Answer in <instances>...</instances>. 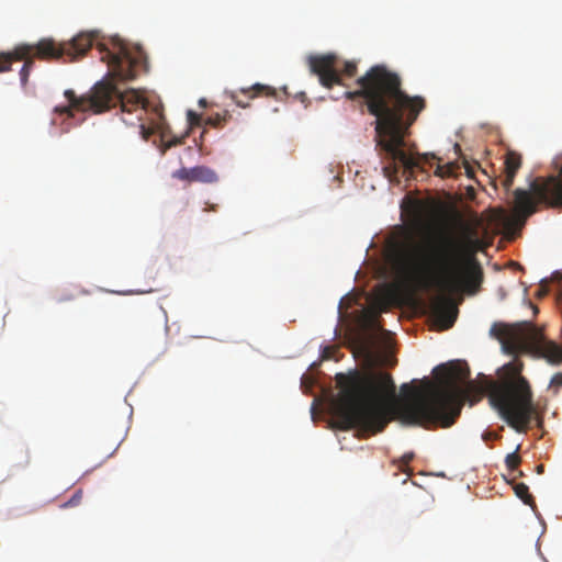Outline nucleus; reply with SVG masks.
<instances>
[{
    "instance_id": "16",
    "label": "nucleus",
    "mask_w": 562,
    "mask_h": 562,
    "mask_svg": "<svg viewBox=\"0 0 562 562\" xmlns=\"http://www.w3.org/2000/svg\"><path fill=\"white\" fill-rule=\"evenodd\" d=\"M393 254H394V239H393V236L389 233V288H387V291H389V307L394 302V293H395V285L391 281Z\"/></svg>"
},
{
    "instance_id": "33",
    "label": "nucleus",
    "mask_w": 562,
    "mask_h": 562,
    "mask_svg": "<svg viewBox=\"0 0 562 562\" xmlns=\"http://www.w3.org/2000/svg\"><path fill=\"white\" fill-rule=\"evenodd\" d=\"M517 476H519V477L524 476V472L522 471H518Z\"/></svg>"
},
{
    "instance_id": "5",
    "label": "nucleus",
    "mask_w": 562,
    "mask_h": 562,
    "mask_svg": "<svg viewBox=\"0 0 562 562\" xmlns=\"http://www.w3.org/2000/svg\"><path fill=\"white\" fill-rule=\"evenodd\" d=\"M401 86L400 76L389 71V182L393 180L397 167L411 171L417 166L415 157L405 149V137L426 108L423 97H411Z\"/></svg>"
},
{
    "instance_id": "6",
    "label": "nucleus",
    "mask_w": 562,
    "mask_h": 562,
    "mask_svg": "<svg viewBox=\"0 0 562 562\" xmlns=\"http://www.w3.org/2000/svg\"><path fill=\"white\" fill-rule=\"evenodd\" d=\"M64 95L68 105L57 106L55 111L59 114H66L68 117H74L75 111L102 113L120 104L123 114L122 120L126 124L134 125L135 121L127 117V115H134L135 120L139 122L148 108V101L138 91L131 89L121 92L115 85L106 80L97 82L89 92L80 97H77L75 91L70 89L66 90Z\"/></svg>"
},
{
    "instance_id": "1",
    "label": "nucleus",
    "mask_w": 562,
    "mask_h": 562,
    "mask_svg": "<svg viewBox=\"0 0 562 562\" xmlns=\"http://www.w3.org/2000/svg\"><path fill=\"white\" fill-rule=\"evenodd\" d=\"M380 281L369 296L368 306L356 317L352 330L355 356L361 369L336 374L341 395L335 415L346 428L375 435L386 426V268L380 267Z\"/></svg>"
},
{
    "instance_id": "11",
    "label": "nucleus",
    "mask_w": 562,
    "mask_h": 562,
    "mask_svg": "<svg viewBox=\"0 0 562 562\" xmlns=\"http://www.w3.org/2000/svg\"><path fill=\"white\" fill-rule=\"evenodd\" d=\"M311 74L317 76L319 83L330 89L335 85H342L341 77L351 78L357 72L355 61H346L344 68L339 70L338 57L336 54L328 53L323 55H311L307 58Z\"/></svg>"
},
{
    "instance_id": "21",
    "label": "nucleus",
    "mask_w": 562,
    "mask_h": 562,
    "mask_svg": "<svg viewBox=\"0 0 562 562\" xmlns=\"http://www.w3.org/2000/svg\"><path fill=\"white\" fill-rule=\"evenodd\" d=\"M187 119H188V122L190 124L191 127L193 126H200L201 125V121H202V117L200 114L195 113L194 111L192 110H189L187 112Z\"/></svg>"
},
{
    "instance_id": "14",
    "label": "nucleus",
    "mask_w": 562,
    "mask_h": 562,
    "mask_svg": "<svg viewBox=\"0 0 562 562\" xmlns=\"http://www.w3.org/2000/svg\"><path fill=\"white\" fill-rule=\"evenodd\" d=\"M505 177L502 183L506 190H509L514 183L517 171L521 167V156L513 150H509L505 157Z\"/></svg>"
},
{
    "instance_id": "29",
    "label": "nucleus",
    "mask_w": 562,
    "mask_h": 562,
    "mask_svg": "<svg viewBox=\"0 0 562 562\" xmlns=\"http://www.w3.org/2000/svg\"><path fill=\"white\" fill-rule=\"evenodd\" d=\"M393 465H394V467H395V469H396V471L394 472V475H395V476H398V470L401 469V465H400V464H397V463H395V462H394V464H393Z\"/></svg>"
},
{
    "instance_id": "9",
    "label": "nucleus",
    "mask_w": 562,
    "mask_h": 562,
    "mask_svg": "<svg viewBox=\"0 0 562 562\" xmlns=\"http://www.w3.org/2000/svg\"><path fill=\"white\" fill-rule=\"evenodd\" d=\"M97 48L110 74L120 80H132L140 69H147V56L142 47H132L119 37H112L109 44L98 43Z\"/></svg>"
},
{
    "instance_id": "25",
    "label": "nucleus",
    "mask_w": 562,
    "mask_h": 562,
    "mask_svg": "<svg viewBox=\"0 0 562 562\" xmlns=\"http://www.w3.org/2000/svg\"><path fill=\"white\" fill-rule=\"evenodd\" d=\"M376 244L380 245V254L381 257L386 260V237L385 236H379Z\"/></svg>"
},
{
    "instance_id": "23",
    "label": "nucleus",
    "mask_w": 562,
    "mask_h": 562,
    "mask_svg": "<svg viewBox=\"0 0 562 562\" xmlns=\"http://www.w3.org/2000/svg\"><path fill=\"white\" fill-rule=\"evenodd\" d=\"M562 386V372L555 373L551 381L550 387L554 390V393L559 392V389Z\"/></svg>"
},
{
    "instance_id": "3",
    "label": "nucleus",
    "mask_w": 562,
    "mask_h": 562,
    "mask_svg": "<svg viewBox=\"0 0 562 562\" xmlns=\"http://www.w3.org/2000/svg\"><path fill=\"white\" fill-rule=\"evenodd\" d=\"M490 334L499 340L505 353L515 357L503 367L510 381L505 385L492 386L488 395L491 405L518 432H525L533 419L541 427L542 417L533 405L529 382L520 374L524 363L517 357L531 355L557 366L562 362V348L548 340L542 330L530 322L494 323Z\"/></svg>"
},
{
    "instance_id": "28",
    "label": "nucleus",
    "mask_w": 562,
    "mask_h": 562,
    "mask_svg": "<svg viewBox=\"0 0 562 562\" xmlns=\"http://www.w3.org/2000/svg\"><path fill=\"white\" fill-rule=\"evenodd\" d=\"M413 456H405L404 457V464L407 465L409 461L412 460Z\"/></svg>"
},
{
    "instance_id": "2",
    "label": "nucleus",
    "mask_w": 562,
    "mask_h": 562,
    "mask_svg": "<svg viewBox=\"0 0 562 562\" xmlns=\"http://www.w3.org/2000/svg\"><path fill=\"white\" fill-rule=\"evenodd\" d=\"M434 378L424 379L419 386L404 383L397 394L389 373V423L398 419L408 426L428 430L449 428L456 424L463 405L479 402L483 390L469 382V369L460 362H448L432 370Z\"/></svg>"
},
{
    "instance_id": "12",
    "label": "nucleus",
    "mask_w": 562,
    "mask_h": 562,
    "mask_svg": "<svg viewBox=\"0 0 562 562\" xmlns=\"http://www.w3.org/2000/svg\"><path fill=\"white\" fill-rule=\"evenodd\" d=\"M226 94L237 106L247 109V108H249V103L245 102V100L240 99V97H239L240 94L245 95L247 99L250 100V99H255L260 95L274 98L277 95V92H276V89L270 86L262 85V83H255L248 88H241L239 90L227 91Z\"/></svg>"
},
{
    "instance_id": "34",
    "label": "nucleus",
    "mask_w": 562,
    "mask_h": 562,
    "mask_svg": "<svg viewBox=\"0 0 562 562\" xmlns=\"http://www.w3.org/2000/svg\"><path fill=\"white\" fill-rule=\"evenodd\" d=\"M155 111L157 112V114H158L159 116L161 115L159 108H156V109H155Z\"/></svg>"
},
{
    "instance_id": "24",
    "label": "nucleus",
    "mask_w": 562,
    "mask_h": 562,
    "mask_svg": "<svg viewBox=\"0 0 562 562\" xmlns=\"http://www.w3.org/2000/svg\"><path fill=\"white\" fill-rule=\"evenodd\" d=\"M182 143V138L173 137L170 140L164 142L161 147V153L165 154L167 149L180 145Z\"/></svg>"
},
{
    "instance_id": "18",
    "label": "nucleus",
    "mask_w": 562,
    "mask_h": 562,
    "mask_svg": "<svg viewBox=\"0 0 562 562\" xmlns=\"http://www.w3.org/2000/svg\"><path fill=\"white\" fill-rule=\"evenodd\" d=\"M232 117L231 113L228 111H224L223 113H215L210 115L205 124L210 125L212 127L218 128L224 126V124Z\"/></svg>"
},
{
    "instance_id": "32",
    "label": "nucleus",
    "mask_w": 562,
    "mask_h": 562,
    "mask_svg": "<svg viewBox=\"0 0 562 562\" xmlns=\"http://www.w3.org/2000/svg\"><path fill=\"white\" fill-rule=\"evenodd\" d=\"M140 127H142V130H143V132H144V137H145V138H147V137H148V135H147V134H145V125H144V124H142V125H140Z\"/></svg>"
},
{
    "instance_id": "19",
    "label": "nucleus",
    "mask_w": 562,
    "mask_h": 562,
    "mask_svg": "<svg viewBox=\"0 0 562 562\" xmlns=\"http://www.w3.org/2000/svg\"><path fill=\"white\" fill-rule=\"evenodd\" d=\"M519 449H520V446H517L516 450L512 453H508L505 458V464H506L507 469L513 472L517 471V469L521 462V458L518 454Z\"/></svg>"
},
{
    "instance_id": "22",
    "label": "nucleus",
    "mask_w": 562,
    "mask_h": 562,
    "mask_svg": "<svg viewBox=\"0 0 562 562\" xmlns=\"http://www.w3.org/2000/svg\"><path fill=\"white\" fill-rule=\"evenodd\" d=\"M82 498V491L78 490L74 493V495L70 497L68 502H66L63 507H74L77 506Z\"/></svg>"
},
{
    "instance_id": "4",
    "label": "nucleus",
    "mask_w": 562,
    "mask_h": 562,
    "mask_svg": "<svg viewBox=\"0 0 562 562\" xmlns=\"http://www.w3.org/2000/svg\"><path fill=\"white\" fill-rule=\"evenodd\" d=\"M480 225L477 217L472 223L461 222L459 238H443L438 248L417 260L416 278L423 288L436 285L443 291L460 284L461 274L476 262L473 256L484 247L479 234Z\"/></svg>"
},
{
    "instance_id": "10",
    "label": "nucleus",
    "mask_w": 562,
    "mask_h": 562,
    "mask_svg": "<svg viewBox=\"0 0 562 562\" xmlns=\"http://www.w3.org/2000/svg\"><path fill=\"white\" fill-rule=\"evenodd\" d=\"M416 271H417V261L415 262L414 268H413V280L419 289L425 290V288H423L419 284L418 280L416 278ZM482 281H483V271H482L481 266L477 262H472L465 270L464 274H461V282L454 289L442 291L436 285L426 288V290L436 289L441 293V295L438 296L434 301L431 310H432V316H434L435 321L439 324V326L442 329H449L450 327H452L457 319V315H458V310H457L456 305L453 304L451 299L446 295V293L452 292V291L457 290L458 288H460L461 285H464L469 290L475 292L479 289V286L481 285Z\"/></svg>"
},
{
    "instance_id": "31",
    "label": "nucleus",
    "mask_w": 562,
    "mask_h": 562,
    "mask_svg": "<svg viewBox=\"0 0 562 562\" xmlns=\"http://www.w3.org/2000/svg\"><path fill=\"white\" fill-rule=\"evenodd\" d=\"M543 469H544V467H543L542 464H539V465L537 467V472H538L539 474H541V473H543Z\"/></svg>"
},
{
    "instance_id": "7",
    "label": "nucleus",
    "mask_w": 562,
    "mask_h": 562,
    "mask_svg": "<svg viewBox=\"0 0 562 562\" xmlns=\"http://www.w3.org/2000/svg\"><path fill=\"white\" fill-rule=\"evenodd\" d=\"M98 38L97 32H82L71 41L56 43L50 37L40 40L36 44H20L10 52L0 53V72L11 70L13 61H24L20 70V80L26 86L34 59L58 60L67 58L74 61L86 55Z\"/></svg>"
},
{
    "instance_id": "17",
    "label": "nucleus",
    "mask_w": 562,
    "mask_h": 562,
    "mask_svg": "<svg viewBox=\"0 0 562 562\" xmlns=\"http://www.w3.org/2000/svg\"><path fill=\"white\" fill-rule=\"evenodd\" d=\"M515 494L518 498H520L526 505L533 506L535 499L532 495L529 493V487L525 483H517L514 485Z\"/></svg>"
},
{
    "instance_id": "15",
    "label": "nucleus",
    "mask_w": 562,
    "mask_h": 562,
    "mask_svg": "<svg viewBox=\"0 0 562 562\" xmlns=\"http://www.w3.org/2000/svg\"><path fill=\"white\" fill-rule=\"evenodd\" d=\"M402 212L413 218H419L424 212V206L420 200L405 195L401 201Z\"/></svg>"
},
{
    "instance_id": "27",
    "label": "nucleus",
    "mask_w": 562,
    "mask_h": 562,
    "mask_svg": "<svg viewBox=\"0 0 562 562\" xmlns=\"http://www.w3.org/2000/svg\"><path fill=\"white\" fill-rule=\"evenodd\" d=\"M29 462H30L29 452L25 451V460H24V462H19L18 465L25 467V465L29 464Z\"/></svg>"
},
{
    "instance_id": "8",
    "label": "nucleus",
    "mask_w": 562,
    "mask_h": 562,
    "mask_svg": "<svg viewBox=\"0 0 562 562\" xmlns=\"http://www.w3.org/2000/svg\"><path fill=\"white\" fill-rule=\"evenodd\" d=\"M355 91H346L347 99H363L370 114L375 116V149L381 156V171L386 177V66L372 67L363 77H360Z\"/></svg>"
},
{
    "instance_id": "13",
    "label": "nucleus",
    "mask_w": 562,
    "mask_h": 562,
    "mask_svg": "<svg viewBox=\"0 0 562 562\" xmlns=\"http://www.w3.org/2000/svg\"><path fill=\"white\" fill-rule=\"evenodd\" d=\"M172 177L188 182L214 183L218 180L216 172L206 166L193 168L182 167L172 173Z\"/></svg>"
},
{
    "instance_id": "26",
    "label": "nucleus",
    "mask_w": 562,
    "mask_h": 562,
    "mask_svg": "<svg viewBox=\"0 0 562 562\" xmlns=\"http://www.w3.org/2000/svg\"><path fill=\"white\" fill-rule=\"evenodd\" d=\"M361 189H362L363 191H373V190L375 189V187H374V184L372 183V181H370V180H369V181L363 182V183L361 184Z\"/></svg>"
},
{
    "instance_id": "30",
    "label": "nucleus",
    "mask_w": 562,
    "mask_h": 562,
    "mask_svg": "<svg viewBox=\"0 0 562 562\" xmlns=\"http://www.w3.org/2000/svg\"><path fill=\"white\" fill-rule=\"evenodd\" d=\"M199 105L203 106V108L206 106V100L205 99H200L199 100Z\"/></svg>"
},
{
    "instance_id": "20",
    "label": "nucleus",
    "mask_w": 562,
    "mask_h": 562,
    "mask_svg": "<svg viewBox=\"0 0 562 562\" xmlns=\"http://www.w3.org/2000/svg\"><path fill=\"white\" fill-rule=\"evenodd\" d=\"M395 340H394V334L389 330V370L397 366V359L395 357Z\"/></svg>"
}]
</instances>
